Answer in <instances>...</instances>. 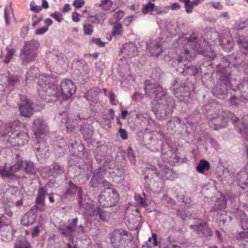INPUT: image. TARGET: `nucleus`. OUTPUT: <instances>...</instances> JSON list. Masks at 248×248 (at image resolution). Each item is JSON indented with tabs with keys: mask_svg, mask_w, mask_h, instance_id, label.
Wrapping results in <instances>:
<instances>
[{
	"mask_svg": "<svg viewBox=\"0 0 248 248\" xmlns=\"http://www.w3.org/2000/svg\"><path fill=\"white\" fill-rule=\"evenodd\" d=\"M50 77L45 75L39 77L37 92L43 100H46L47 96H57L60 94L58 86L54 83H50Z\"/></svg>",
	"mask_w": 248,
	"mask_h": 248,
	"instance_id": "4",
	"label": "nucleus"
},
{
	"mask_svg": "<svg viewBox=\"0 0 248 248\" xmlns=\"http://www.w3.org/2000/svg\"><path fill=\"white\" fill-rule=\"evenodd\" d=\"M12 219L5 216L4 214H0V232H10L12 230Z\"/></svg>",
	"mask_w": 248,
	"mask_h": 248,
	"instance_id": "22",
	"label": "nucleus"
},
{
	"mask_svg": "<svg viewBox=\"0 0 248 248\" xmlns=\"http://www.w3.org/2000/svg\"><path fill=\"white\" fill-rule=\"evenodd\" d=\"M109 235L110 244L113 248H137L133 242L131 233L126 230L116 229Z\"/></svg>",
	"mask_w": 248,
	"mask_h": 248,
	"instance_id": "3",
	"label": "nucleus"
},
{
	"mask_svg": "<svg viewBox=\"0 0 248 248\" xmlns=\"http://www.w3.org/2000/svg\"><path fill=\"white\" fill-rule=\"evenodd\" d=\"M185 7L186 8V11L187 13H191L192 12L193 6H195L193 4V1H191L190 0H185Z\"/></svg>",
	"mask_w": 248,
	"mask_h": 248,
	"instance_id": "50",
	"label": "nucleus"
},
{
	"mask_svg": "<svg viewBox=\"0 0 248 248\" xmlns=\"http://www.w3.org/2000/svg\"><path fill=\"white\" fill-rule=\"evenodd\" d=\"M31 10L32 11H34L35 12H39L41 11L42 9V8L41 6L37 5H34L31 3Z\"/></svg>",
	"mask_w": 248,
	"mask_h": 248,
	"instance_id": "59",
	"label": "nucleus"
},
{
	"mask_svg": "<svg viewBox=\"0 0 248 248\" xmlns=\"http://www.w3.org/2000/svg\"><path fill=\"white\" fill-rule=\"evenodd\" d=\"M191 228L196 231L200 236H210L213 232L206 222H202L197 225L190 226Z\"/></svg>",
	"mask_w": 248,
	"mask_h": 248,
	"instance_id": "19",
	"label": "nucleus"
},
{
	"mask_svg": "<svg viewBox=\"0 0 248 248\" xmlns=\"http://www.w3.org/2000/svg\"><path fill=\"white\" fill-rule=\"evenodd\" d=\"M145 93L154 98L157 104L155 115L157 119L165 120L171 115L175 107L174 100L167 95L165 91L158 83H152L149 80L144 82Z\"/></svg>",
	"mask_w": 248,
	"mask_h": 248,
	"instance_id": "1",
	"label": "nucleus"
},
{
	"mask_svg": "<svg viewBox=\"0 0 248 248\" xmlns=\"http://www.w3.org/2000/svg\"><path fill=\"white\" fill-rule=\"evenodd\" d=\"M77 222L78 218L76 217L73 219L71 225L64 224L59 226L58 229L61 234L66 236L72 235L75 231V226L77 225Z\"/></svg>",
	"mask_w": 248,
	"mask_h": 248,
	"instance_id": "20",
	"label": "nucleus"
},
{
	"mask_svg": "<svg viewBox=\"0 0 248 248\" xmlns=\"http://www.w3.org/2000/svg\"><path fill=\"white\" fill-rule=\"evenodd\" d=\"M7 52L4 56L3 62L5 63H8L11 60L13 59V57L16 52L15 48H10L8 47L6 48Z\"/></svg>",
	"mask_w": 248,
	"mask_h": 248,
	"instance_id": "40",
	"label": "nucleus"
},
{
	"mask_svg": "<svg viewBox=\"0 0 248 248\" xmlns=\"http://www.w3.org/2000/svg\"><path fill=\"white\" fill-rule=\"evenodd\" d=\"M227 201L224 199H218L216 202L215 206L212 207L210 210V212H217L224 211L227 207Z\"/></svg>",
	"mask_w": 248,
	"mask_h": 248,
	"instance_id": "32",
	"label": "nucleus"
},
{
	"mask_svg": "<svg viewBox=\"0 0 248 248\" xmlns=\"http://www.w3.org/2000/svg\"><path fill=\"white\" fill-rule=\"evenodd\" d=\"M123 32L122 24L117 23L113 27L111 34L114 36H116L122 35Z\"/></svg>",
	"mask_w": 248,
	"mask_h": 248,
	"instance_id": "44",
	"label": "nucleus"
},
{
	"mask_svg": "<svg viewBox=\"0 0 248 248\" xmlns=\"http://www.w3.org/2000/svg\"><path fill=\"white\" fill-rule=\"evenodd\" d=\"M93 40L95 44L100 47H104L105 46V43L102 42L100 38L93 39Z\"/></svg>",
	"mask_w": 248,
	"mask_h": 248,
	"instance_id": "62",
	"label": "nucleus"
},
{
	"mask_svg": "<svg viewBox=\"0 0 248 248\" xmlns=\"http://www.w3.org/2000/svg\"><path fill=\"white\" fill-rule=\"evenodd\" d=\"M178 83L177 81H175V83L173 85V87H171L174 90V94L176 98L180 101H182L185 99L186 97L189 96L190 91L189 87L186 86V82L180 84V87H176V84Z\"/></svg>",
	"mask_w": 248,
	"mask_h": 248,
	"instance_id": "11",
	"label": "nucleus"
},
{
	"mask_svg": "<svg viewBox=\"0 0 248 248\" xmlns=\"http://www.w3.org/2000/svg\"><path fill=\"white\" fill-rule=\"evenodd\" d=\"M84 4L83 0H75L73 2V5L77 8L81 7Z\"/></svg>",
	"mask_w": 248,
	"mask_h": 248,
	"instance_id": "61",
	"label": "nucleus"
},
{
	"mask_svg": "<svg viewBox=\"0 0 248 248\" xmlns=\"http://www.w3.org/2000/svg\"><path fill=\"white\" fill-rule=\"evenodd\" d=\"M119 132L120 134V137L123 140H127L128 138L127 133L126 130L123 129L122 127H120Z\"/></svg>",
	"mask_w": 248,
	"mask_h": 248,
	"instance_id": "57",
	"label": "nucleus"
},
{
	"mask_svg": "<svg viewBox=\"0 0 248 248\" xmlns=\"http://www.w3.org/2000/svg\"><path fill=\"white\" fill-rule=\"evenodd\" d=\"M98 201L100 205L103 207H111L118 202L119 194L114 188H107L99 195Z\"/></svg>",
	"mask_w": 248,
	"mask_h": 248,
	"instance_id": "6",
	"label": "nucleus"
},
{
	"mask_svg": "<svg viewBox=\"0 0 248 248\" xmlns=\"http://www.w3.org/2000/svg\"><path fill=\"white\" fill-rule=\"evenodd\" d=\"M236 217L239 220L242 229L244 230L248 229V218L247 215L242 211L239 210L236 213Z\"/></svg>",
	"mask_w": 248,
	"mask_h": 248,
	"instance_id": "28",
	"label": "nucleus"
},
{
	"mask_svg": "<svg viewBox=\"0 0 248 248\" xmlns=\"http://www.w3.org/2000/svg\"><path fill=\"white\" fill-rule=\"evenodd\" d=\"M9 127L10 130L7 132L9 137H12V138H16L18 144H24L28 142V138L26 134H20L18 132L16 133V130L12 129V125H10Z\"/></svg>",
	"mask_w": 248,
	"mask_h": 248,
	"instance_id": "24",
	"label": "nucleus"
},
{
	"mask_svg": "<svg viewBox=\"0 0 248 248\" xmlns=\"http://www.w3.org/2000/svg\"><path fill=\"white\" fill-rule=\"evenodd\" d=\"M103 181L102 175L99 172V170H94L93 172L92 178L90 181V184L93 187H97Z\"/></svg>",
	"mask_w": 248,
	"mask_h": 248,
	"instance_id": "31",
	"label": "nucleus"
},
{
	"mask_svg": "<svg viewBox=\"0 0 248 248\" xmlns=\"http://www.w3.org/2000/svg\"><path fill=\"white\" fill-rule=\"evenodd\" d=\"M23 166H24V170L27 173L30 174H33L35 173V169L32 162H25L24 164H23Z\"/></svg>",
	"mask_w": 248,
	"mask_h": 248,
	"instance_id": "42",
	"label": "nucleus"
},
{
	"mask_svg": "<svg viewBox=\"0 0 248 248\" xmlns=\"http://www.w3.org/2000/svg\"><path fill=\"white\" fill-rule=\"evenodd\" d=\"M230 121L237 126L240 134L245 140L248 141V124L244 121L240 122L238 118L231 112L218 110L212 113L209 117V125L214 130H218L221 128L226 127Z\"/></svg>",
	"mask_w": 248,
	"mask_h": 248,
	"instance_id": "2",
	"label": "nucleus"
},
{
	"mask_svg": "<svg viewBox=\"0 0 248 248\" xmlns=\"http://www.w3.org/2000/svg\"><path fill=\"white\" fill-rule=\"evenodd\" d=\"M32 128L36 138L47 132L48 125L41 118H38L33 121Z\"/></svg>",
	"mask_w": 248,
	"mask_h": 248,
	"instance_id": "13",
	"label": "nucleus"
},
{
	"mask_svg": "<svg viewBox=\"0 0 248 248\" xmlns=\"http://www.w3.org/2000/svg\"><path fill=\"white\" fill-rule=\"evenodd\" d=\"M155 5L151 1L148 2L147 4H143L141 12L144 15L147 14H152V12L155 9Z\"/></svg>",
	"mask_w": 248,
	"mask_h": 248,
	"instance_id": "39",
	"label": "nucleus"
},
{
	"mask_svg": "<svg viewBox=\"0 0 248 248\" xmlns=\"http://www.w3.org/2000/svg\"><path fill=\"white\" fill-rule=\"evenodd\" d=\"M219 44L226 51L230 52L232 49L233 42L229 32L227 33L226 36H222L219 38Z\"/></svg>",
	"mask_w": 248,
	"mask_h": 248,
	"instance_id": "21",
	"label": "nucleus"
},
{
	"mask_svg": "<svg viewBox=\"0 0 248 248\" xmlns=\"http://www.w3.org/2000/svg\"><path fill=\"white\" fill-rule=\"evenodd\" d=\"M14 248H32L31 244L25 238H19L14 244Z\"/></svg>",
	"mask_w": 248,
	"mask_h": 248,
	"instance_id": "36",
	"label": "nucleus"
},
{
	"mask_svg": "<svg viewBox=\"0 0 248 248\" xmlns=\"http://www.w3.org/2000/svg\"><path fill=\"white\" fill-rule=\"evenodd\" d=\"M64 55L63 53H59L56 55V62L59 64H63L64 63Z\"/></svg>",
	"mask_w": 248,
	"mask_h": 248,
	"instance_id": "55",
	"label": "nucleus"
},
{
	"mask_svg": "<svg viewBox=\"0 0 248 248\" xmlns=\"http://www.w3.org/2000/svg\"><path fill=\"white\" fill-rule=\"evenodd\" d=\"M48 30V28L47 27H42L39 29H37L35 33L37 35H41L44 34L45 32H46Z\"/></svg>",
	"mask_w": 248,
	"mask_h": 248,
	"instance_id": "58",
	"label": "nucleus"
},
{
	"mask_svg": "<svg viewBox=\"0 0 248 248\" xmlns=\"http://www.w3.org/2000/svg\"><path fill=\"white\" fill-rule=\"evenodd\" d=\"M39 74V69L36 67H31L26 73V83H31V81L36 79Z\"/></svg>",
	"mask_w": 248,
	"mask_h": 248,
	"instance_id": "29",
	"label": "nucleus"
},
{
	"mask_svg": "<svg viewBox=\"0 0 248 248\" xmlns=\"http://www.w3.org/2000/svg\"><path fill=\"white\" fill-rule=\"evenodd\" d=\"M4 213L5 215L8 216V217L11 218L13 216V213L11 211L10 208L8 207H6L4 208Z\"/></svg>",
	"mask_w": 248,
	"mask_h": 248,
	"instance_id": "64",
	"label": "nucleus"
},
{
	"mask_svg": "<svg viewBox=\"0 0 248 248\" xmlns=\"http://www.w3.org/2000/svg\"><path fill=\"white\" fill-rule=\"evenodd\" d=\"M248 26V20L246 21H239L235 23L234 27L237 30H242Z\"/></svg>",
	"mask_w": 248,
	"mask_h": 248,
	"instance_id": "48",
	"label": "nucleus"
},
{
	"mask_svg": "<svg viewBox=\"0 0 248 248\" xmlns=\"http://www.w3.org/2000/svg\"><path fill=\"white\" fill-rule=\"evenodd\" d=\"M236 180L242 189H248V162L247 165L237 173Z\"/></svg>",
	"mask_w": 248,
	"mask_h": 248,
	"instance_id": "14",
	"label": "nucleus"
},
{
	"mask_svg": "<svg viewBox=\"0 0 248 248\" xmlns=\"http://www.w3.org/2000/svg\"><path fill=\"white\" fill-rule=\"evenodd\" d=\"M46 194V189L45 187H42L38 189L35 199V205L33 206L35 209H37L40 211L45 210L46 207L45 200Z\"/></svg>",
	"mask_w": 248,
	"mask_h": 248,
	"instance_id": "16",
	"label": "nucleus"
},
{
	"mask_svg": "<svg viewBox=\"0 0 248 248\" xmlns=\"http://www.w3.org/2000/svg\"><path fill=\"white\" fill-rule=\"evenodd\" d=\"M40 232L39 226L35 227L32 232L31 235L33 237H35L38 236Z\"/></svg>",
	"mask_w": 248,
	"mask_h": 248,
	"instance_id": "63",
	"label": "nucleus"
},
{
	"mask_svg": "<svg viewBox=\"0 0 248 248\" xmlns=\"http://www.w3.org/2000/svg\"><path fill=\"white\" fill-rule=\"evenodd\" d=\"M248 101V93L245 95H242L240 98L235 96H232L229 101V104L232 107H239L245 104L246 102Z\"/></svg>",
	"mask_w": 248,
	"mask_h": 248,
	"instance_id": "27",
	"label": "nucleus"
},
{
	"mask_svg": "<svg viewBox=\"0 0 248 248\" xmlns=\"http://www.w3.org/2000/svg\"><path fill=\"white\" fill-rule=\"evenodd\" d=\"M34 207H32L22 217L21 220V223L22 225L25 226H30L32 224L37 217V214L36 212V210Z\"/></svg>",
	"mask_w": 248,
	"mask_h": 248,
	"instance_id": "18",
	"label": "nucleus"
},
{
	"mask_svg": "<svg viewBox=\"0 0 248 248\" xmlns=\"http://www.w3.org/2000/svg\"><path fill=\"white\" fill-rule=\"evenodd\" d=\"M8 84L9 86H12L13 87L19 84L20 80L19 78L17 76H10L8 78Z\"/></svg>",
	"mask_w": 248,
	"mask_h": 248,
	"instance_id": "45",
	"label": "nucleus"
},
{
	"mask_svg": "<svg viewBox=\"0 0 248 248\" xmlns=\"http://www.w3.org/2000/svg\"><path fill=\"white\" fill-rule=\"evenodd\" d=\"M83 31L85 34L91 35L93 32V26L90 24L84 25Z\"/></svg>",
	"mask_w": 248,
	"mask_h": 248,
	"instance_id": "51",
	"label": "nucleus"
},
{
	"mask_svg": "<svg viewBox=\"0 0 248 248\" xmlns=\"http://www.w3.org/2000/svg\"><path fill=\"white\" fill-rule=\"evenodd\" d=\"M181 122V119L179 117L175 116L171 118L168 121L167 126L169 127H170L171 129H173V127H175V123L176 124H180Z\"/></svg>",
	"mask_w": 248,
	"mask_h": 248,
	"instance_id": "49",
	"label": "nucleus"
},
{
	"mask_svg": "<svg viewBox=\"0 0 248 248\" xmlns=\"http://www.w3.org/2000/svg\"><path fill=\"white\" fill-rule=\"evenodd\" d=\"M97 214H99L100 219L103 221H108L109 218V213L100 207L97 208Z\"/></svg>",
	"mask_w": 248,
	"mask_h": 248,
	"instance_id": "43",
	"label": "nucleus"
},
{
	"mask_svg": "<svg viewBox=\"0 0 248 248\" xmlns=\"http://www.w3.org/2000/svg\"><path fill=\"white\" fill-rule=\"evenodd\" d=\"M109 98L111 104L116 105L118 103V101L116 99V95L112 91H110L109 93Z\"/></svg>",
	"mask_w": 248,
	"mask_h": 248,
	"instance_id": "53",
	"label": "nucleus"
},
{
	"mask_svg": "<svg viewBox=\"0 0 248 248\" xmlns=\"http://www.w3.org/2000/svg\"><path fill=\"white\" fill-rule=\"evenodd\" d=\"M113 4L111 0H101L99 5L104 10H108L112 7Z\"/></svg>",
	"mask_w": 248,
	"mask_h": 248,
	"instance_id": "46",
	"label": "nucleus"
},
{
	"mask_svg": "<svg viewBox=\"0 0 248 248\" xmlns=\"http://www.w3.org/2000/svg\"><path fill=\"white\" fill-rule=\"evenodd\" d=\"M50 16L55 19L59 22H61L63 18L62 17V14L59 12H55L50 15Z\"/></svg>",
	"mask_w": 248,
	"mask_h": 248,
	"instance_id": "52",
	"label": "nucleus"
},
{
	"mask_svg": "<svg viewBox=\"0 0 248 248\" xmlns=\"http://www.w3.org/2000/svg\"><path fill=\"white\" fill-rule=\"evenodd\" d=\"M128 158L130 162L132 164H135L136 163V158L135 156L133 153V151L130 149V151L128 152Z\"/></svg>",
	"mask_w": 248,
	"mask_h": 248,
	"instance_id": "60",
	"label": "nucleus"
},
{
	"mask_svg": "<svg viewBox=\"0 0 248 248\" xmlns=\"http://www.w3.org/2000/svg\"><path fill=\"white\" fill-rule=\"evenodd\" d=\"M137 50L136 46L133 44H126L124 46L123 52L129 58H132L137 55Z\"/></svg>",
	"mask_w": 248,
	"mask_h": 248,
	"instance_id": "30",
	"label": "nucleus"
},
{
	"mask_svg": "<svg viewBox=\"0 0 248 248\" xmlns=\"http://www.w3.org/2000/svg\"><path fill=\"white\" fill-rule=\"evenodd\" d=\"M48 168L49 174L54 177H58L64 172V167L58 162L53 163Z\"/></svg>",
	"mask_w": 248,
	"mask_h": 248,
	"instance_id": "25",
	"label": "nucleus"
},
{
	"mask_svg": "<svg viewBox=\"0 0 248 248\" xmlns=\"http://www.w3.org/2000/svg\"><path fill=\"white\" fill-rule=\"evenodd\" d=\"M37 47L34 41L26 42L20 55L23 65L34 62L37 56Z\"/></svg>",
	"mask_w": 248,
	"mask_h": 248,
	"instance_id": "5",
	"label": "nucleus"
},
{
	"mask_svg": "<svg viewBox=\"0 0 248 248\" xmlns=\"http://www.w3.org/2000/svg\"><path fill=\"white\" fill-rule=\"evenodd\" d=\"M210 169V163L204 159L200 160L199 163L196 167L197 171L201 173H203L205 171H208Z\"/></svg>",
	"mask_w": 248,
	"mask_h": 248,
	"instance_id": "35",
	"label": "nucleus"
},
{
	"mask_svg": "<svg viewBox=\"0 0 248 248\" xmlns=\"http://www.w3.org/2000/svg\"><path fill=\"white\" fill-rule=\"evenodd\" d=\"M232 88L229 79L226 78L220 81L212 89L213 94L220 99H225L228 95V88Z\"/></svg>",
	"mask_w": 248,
	"mask_h": 248,
	"instance_id": "9",
	"label": "nucleus"
},
{
	"mask_svg": "<svg viewBox=\"0 0 248 248\" xmlns=\"http://www.w3.org/2000/svg\"><path fill=\"white\" fill-rule=\"evenodd\" d=\"M80 131L85 140L90 139L93 135V131L92 127L88 124H84L81 126Z\"/></svg>",
	"mask_w": 248,
	"mask_h": 248,
	"instance_id": "33",
	"label": "nucleus"
},
{
	"mask_svg": "<svg viewBox=\"0 0 248 248\" xmlns=\"http://www.w3.org/2000/svg\"><path fill=\"white\" fill-rule=\"evenodd\" d=\"M78 203L80 207H82L85 210V214L92 216L95 213V206L91 203L83 202V191L81 187H79L78 191Z\"/></svg>",
	"mask_w": 248,
	"mask_h": 248,
	"instance_id": "17",
	"label": "nucleus"
},
{
	"mask_svg": "<svg viewBox=\"0 0 248 248\" xmlns=\"http://www.w3.org/2000/svg\"><path fill=\"white\" fill-rule=\"evenodd\" d=\"M236 41L239 45L240 48L244 52H248V40L243 35H238L236 36Z\"/></svg>",
	"mask_w": 248,
	"mask_h": 248,
	"instance_id": "34",
	"label": "nucleus"
},
{
	"mask_svg": "<svg viewBox=\"0 0 248 248\" xmlns=\"http://www.w3.org/2000/svg\"><path fill=\"white\" fill-rule=\"evenodd\" d=\"M100 89L97 87H93L90 89L86 94L87 97H91L93 98L96 96V94L100 93Z\"/></svg>",
	"mask_w": 248,
	"mask_h": 248,
	"instance_id": "47",
	"label": "nucleus"
},
{
	"mask_svg": "<svg viewBox=\"0 0 248 248\" xmlns=\"http://www.w3.org/2000/svg\"><path fill=\"white\" fill-rule=\"evenodd\" d=\"M54 120L58 123L66 124L68 121V114L67 112H60L56 114Z\"/></svg>",
	"mask_w": 248,
	"mask_h": 248,
	"instance_id": "37",
	"label": "nucleus"
},
{
	"mask_svg": "<svg viewBox=\"0 0 248 248\" xmlns=\"http://www.w3.org/2000/svg\"><path fill=\"white\" fill-rule=\"evenodd\" d=\"M76 85L70 79H63L61 83V89L62 94L66 98H69L76 91Z\"/></svg>",
	"mask_w": 248,
	"mask_h": 248,
	"instance_id": "12",
	"label": "nucleus"
},
{
	"mask_svg": "<svg viewBox=\"0 0 248 248\" xmlns=\"http://www.w3.org/2000/svg\"><path fill=\"white\" fill-rule=\"evenodd\" d=\"M141 215L139 210L134 207L133 209L127 208L125 212V220L127 226L131 229H136L140 224Z\"/></svg>",
	"mask_w": 248,
	"mask_h": 248,
	"instance_id": "8",
	"label": "nucleus"
},
{
	"mask_svg": "<svg viewBox=\"0 0 248 248\" xmlns=\"http://www.w3.org/2000/svg\"><path fill=\"white\" fill-rule=\"evenodd\" d=\"M135 199L137 202L142 205L143 207H145L147 205V204L145 203V200L140 195H136Z\"/></svg>",
	"mask_w": 248,
	"mask_h": 248,
	"instance_id": "54",
	"label": "nucleus"
},
{
	"mask_svg": "<svg viewBox=\"0 0 248 248\" xmlns=\"http://www.w3.org/2000/svg\"><path fill=\"white\" fill-rule=\"evenodd\" d=\"M186 46H191V48L195 54H201L205 56L213 58L215 56L214 52L211 51L210 54L206 53L205 49H207L206 42L202 39L198 40L195 34L189 36L187 38Z\"/></svg>",
	"mask_w": 248,
	"mask_h": 248,
	"instance_id": "7",
	"label": "nucleus"
},
{
	"mask_svg": "<svg viewBox=\"0 0 248 248\" xmlns=\"http://www.w3.org/2000/svg\"><path fill=\"white\" fill-rule=\"evenodd\" d=\"M19 108L22 116L30 117L33 114L32 103L29 99H21L19 103Z\"/></svg>",
	"mask_w": 248,
	"mask_h": 248,
	"instance_id": "15",
	"label": "nucleus"
},
{
	"mask_svg": "<svg viewBox=\"0 0 248 248\" xmlns=\"http://www.w3.org/2000/svg\"><path fill=\"white\" fill-rule=\"evenodd\" d=\"M69 187L66 190L65 194L68 195H75L76 192L78 191L79 188H78L76 184L70 181L69 183Z\"/></svg>",
	"mask_w": 248,
	"mask_h": 248,
	"instance_id": "41",
	"label": "nucleus"
},
{
	"mask_svg": "<svg viewBox=\"0 0 248 248\" xmlns=\"http://www.w3.org/2000/svg\"><path fill=\"white\" fill-rule=\"evenodd\" d=\"M124 14L122 10H118L115 12L112 16L109 19V23L110 24H114L118 21L120 20L123 17Z\"/></svg>",
	"mask_w": 248,
	"mask_h": 248,
	"instance_id": "38",
	"label": "nucleus"
},
{
	"mask_svg": "<svg viewBox=\"0 0 248 248\" xmlns=\"http://www.w3.org/2000/svg\"><path fill=\"white\" fill-rule=\"evenodd\" d=\"M5 165H4V167L0 166V175L3 178H12L14 177H16L15 173L19 170V166L14 165L11 166L9 170H7L5 168Z\"/></svg>",
	"mask_w": 248,
	"mask_h": 248,
	"instance_id": "26",
	"label": "nucleus"
},
{
	"mask_svg": "<svg viewBox=\"0 0 248 248\" xmlns=\"http://www.w3.org/2000/svg\"><path fill=\"white\" fill-rule=\"evenodd\" d=\"M191 57L185 56L183 57L178 55L176 60L177 61L179 64L178 68V71L180 73H183V75H189L190 76H194L198 73L197 68L192 65L191 63L189 62H187L186 63H184L183 62V60L185 61L188 60Z\"/></svg>",
	"mask_w": 248,
	"mask_h": 248,
	"instance_id": "10",
	"label": "nucleus"
},
{
	"mask_svg": "<svg viewBox=\"0 0 248 248\" xmlns=\"http://www.w3.org/2000/svg\"><path fill=\"white\" fill-rule=\"evenodd\" d=\"M248 238V232H240L238 234L236 239L238 241H241L245 238Z\"/></svg>",
	"mask_w": 248,
	"mask_h": 248,
	"instance_id": "56",
	"label": "nucleus"
},
{
	"mask_svg": "<svg viewBox=\"0 0 248 248\" xmlns=\"http://www.w3.org/2000/svg\"><path fill=\"white\" fill-rule=\"evenodd\" d=\"M155 174L159 177L165 178L166 180L173 181L175 178V174L173 170L165 166L159 171H156Z\"/></svg>",
	"mask_w": 248,
	"mask_h": 248,
	"instance_id": "23",
	"label": "nucleus"
}]
</instances>
